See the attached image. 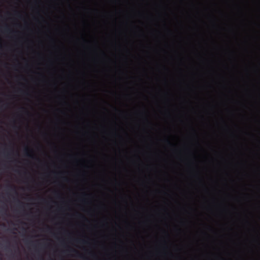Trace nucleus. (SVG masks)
<instances>
[{
	"label": "nucleus",
	"mask_w": 260,
	"mask_h": 260,
	"mask_svg": "<svg viewBox=\"0 0 260 260\" xmlns=\"http://www.w3.org/2000/svg\"><path fill=\"white\" fill-rule=\"evenodd\" d=\"M76 241L79 243L86 244L87 241L85 240H76Z\"/></svg>",
	"instance_id": "7ed1b4c3"
},
{
	"label": "nucleus",
	"mask_w": 260,
	"mask_h": 260,
	"mask_svg": "<svg viewBox=\"0 0 260 260\" xmlns=\"http://www.w3.org/2000/svg\"><path fill=\"white\" fill-rule=\"evenodd\" d=\"M8 187H9V188L14 190L16 192V190H15V187L14 186L11 185H9L8 186Z\"/></svg>",
	"instance_id": "39448f33"
},
{
	"label": "nucleus",
	"mask_w": 260,
	"mask_h": 260,
	"mask_svg": "<svg viewBox=\"0 0 260 260\" xmlns=\"http://www.w3.org/2000/svg\"><path fill=\"white\" fill-rule=\"evenodd\" d=\"M0 16H165V15H0Z\"/></svg>",
	"instance_id": "f257e3e1"
},
{
	"label": "nucleus",
	"mask_w": 260,
	"mask_h": 260,
	"mask_svg": "<svg viewBox=\"0 0 260 260\" xmlns=\"http://www.w3.org/2000/svg\"><path fill=\"white\" fill-rule=\"evenodd\" d=\"M47 230H50V228L47 227Z\"/></svg>",
	"instance_id": "1a4fd4ad"
},
{
	"label": "nucleus",
	"mask_w": 260,
	"mask_h": 260,
	"mask_svg": "<svg viewBox=\"0 0 260 260\" xmlns=\"http://www.w3.org/2000/svg\"><path fill=\"white\" fill-rule=\"evenodd\" d=\"M119 2V0H111V2L113 4H118Z\"/></svg>",
	"instance_id": "20e7f679"
},
{
	"label": "nucleus",
	"mask_w": 260,
	"mask_h": 260,
	"mask_svg": "<svg viewBox=\"0 0 260 260\" xmlns=\"http://www.w3.org/2000/svg\"><path fill=\"white\" fill-rule=\"evenodd\" d=\"M32 3L35 6H37L39 5V1L35 0Z\"/></svg>",
	"instance_id": "423d86ee"
},
{
	"label": "nucleus",
	"mask_w": 260,
	"mask_h": 260,
	"mask_svg": "<svg viewBox=\"0 0 260 260\" xmlns=\"http://www.w3.org/2000/svg\"><path fill=\"white\" fill-rule=\"evenodd\" d=\"M167 143H168V144H169V145H170V144H171V142H170L168 140H167Z\"/></svg>",
	"instance_id": "0eeeda50"
},
{
	"label": "nucleus",
	"mask_w": 260,
	"mask_h": 260,
	"mask_svg": "<svg viewBox=\"0 0 260 260\" xmlns=\"http://www.w3.org/2000/svg\"><path fill=\"white\" fill-rule=\"evenodd\" d=\"M72 251L75 252H76V253H78V252L76 250H74V249H73Z\"/></svg>",
	"instance_id": "6e6552de"
},
{
	"label": "nucleus",
	"mask_w": 260,
	"mask_h": 260,
	"mask_svg": "<svg viewBox=\"0 0 260 260\" xmlns=\"http://www.w3.org/2000/svg\"><path fill=\"white\" fill-rule=\"evenodd\" d=\"M25 155L28 157H32V155L29 152V149L28 148H25L24 149Z\"/></svg>",
	"instance_id": "f03ea898"
}]
</instances>
